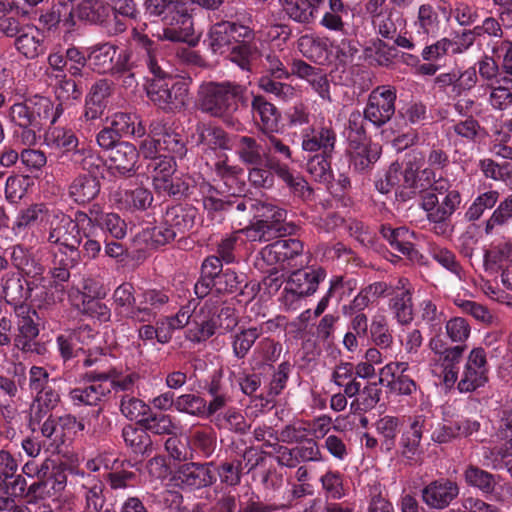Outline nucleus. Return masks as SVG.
Masks as SVG:
<instances>
[{
    "label": "nucleus",
    "mask_w": 512,
    "mask_h": 512,
    "mask_svg": "<svg viewBox=\"0 0 512 512\" xmlns=\"http://www.w3.org/2000/svg\"><path fill=\"white\" fill-rule=\"evenodd\" d=\"M199 109L213 117L224 115V84L208 82L200 86Z\"/></svg>",
    "instance_id": "nucleus-30"
},
{
    "label": "nucleus",
    "mask_w": 512,
    "mask_h": 512,
    "mask_svg": "<svg viewBox=\"0 0 512 512\" xmlns=\"http://www.w3.org/2000/svg\"><path fill=\"white\" fill-rule=\"evenodd\" d=\"M335 140L334 130H310L303 137L302 148L308 152L322 150L323 154L329 155Z\"/></svg>",
    "instance_id": "nucleus-46"
},
{
    "label": "nucleus",
    "mask_w": 512,
    "mask_h": 512,
    "mask_svg": "<svg viewBox=\"0 0 512 512\" xmlns=\"http://www.w3.org/2000/svg\"><path fill=\"white\" fill-rule=\"evenodd\" d=\"M428 427H432L430 417L423 414L414 415L410 420L409 428L400 437V455L410 464H417L421 460V440L423 432Z\"/></svg>",
    "instance_id": "nucleus-13"
},
{
    "label": "nucleus",
    "mask_w": 512,
    "mask_h": 512,
    "mask_svg": "<svg viewBox=\"0 0 512 512\" xmlns=\"http://www.w3.org/2000/svg\"><path fill=\"white\" fill-rule=\"evenodd\" d=\"M188 0H144L149 17L163 23L162 39L172 42L195 43L192 7Z\"/></svg>",
    "instance_id": "nucleus-2"
},
{
    "label": "nucleus",
    "mask_w": 512,
    "mask_h": 512,
    "mask_svg": "<svg viewBox=\"0 0 512 512\" xmlns=\"http://www.w3.org/2000/svg\"><path fill=\"white\" fill-rule=\"evenodd\" d=\"M82 314L98 320L100 323H106L111 320V309L99 299L90 296H83L80 306Z\"/></svg>",
    "instance_id": "nucleus-62"
},
{
    "label": "nucleus",
    "mask_w": 512,
    "mask_h": 512,
    "mask_svg": "<svg viewBox=\"0 0 512 512\" xmlns=\"http://www.w3.org/2000/svg\"><path fill=\"white\" fill-rule=\"evenodd\" d=\"M114 314L119 321L136 322L134 310L137 308L134 285L130 282H123L117 286L112 294Z\"/></svg>",
    "instance_id": "nucleus-25"
},
{
    "label": "nucleus",
    "mask_w": 512,
    "mask_h": 512,
    "mask_svg": "<svg viewBox=\"0 0 512 512\" xmlns=\"http://www.w3.org/2000/svg\"><path fill=\"white\" fill-rule=\"evenodd\" d=\"M90 331L88 326H86L85 328L59 334L56 337L57 349L64 362L78 357L80 353H84L83 348L80 346L82 343L81 337L85 332Z\"/></svg>",
    "instance_id": "nucleus-44"
},
{
    "label": "nucleus",
    "mask_w": 512,
    "mask_h": 512,
    "mask_svg": "<svg viewBox=\"0 0 512 512\" xmlns=\"http://www.w3.org/2000/svg\"><path fill=\"white\" fill-rule=\"evenodd\" d=\"M170 480L175 487L193 491L211 485L216 477L208 466L192 462L180 466Z\"/></svg>",
    "instance_id": "nucleus-16"
},
{
    "label": "nucleus",
    "mask_w": 512,
    "mask_h": 512,
    "mask_svg": "<svg viewBox=\"0 0 512 512\" xmlns=\"http://www.w3.org/2000/svg\"><path fill=\"white\" fill-rule=\"evenodd\" d=\"M224 406V396L214 398L209 405L204 398L195 394H183L175 401V409L198 417H211Z\"/></svg>",
    "instance_id": "nucleus-23"
},
{
    "label": "nucleus",
    "mask_w": 512,
    "mask_h": 512,
    "mask_svg": "<svg viewBox=\"0 0 512 512\" xmlns=\"http://www.w3.org/2000/svg\"><path fill=\"white\" fill-rule=\"evenodd\" d=\"M351 14V9L342 0H328V9L324 12L320 24L328 30L347 33V19Z\"/></svg>",
    "instance_id": "nucleus-40"
},
{
    "label": "nucleus",
    "mask_w": 512,
    "mask_h": 512,
    "mask_svg": "<svg viewBox=\"0 0 512 512\" xmlns=\"http://www.w3.org/2000/svg\"><path fill=\"white\" fill-rule=\"evenodd\" d=\"M47 62L53 71L68 73L71 77H83V69L88 64L86 48L70 45L65 50H53Z\"/></svg>",
    "instance_id": "nucleus-14"
},
{
    "label": "nucleus",
    "mask_w": 512,
    "mask_h": 512,
    "mask_svg": "<svg viewBox=\"0 0 512 512\" xmlns=\"http://www.w3.org/2000/svg\"><path fill=\"white\" fill-rule=\"evenodd\" d=\"M512 220V193L504 197L485 222L486 235L493 234L496 227L505 226Z\"/></svg>",
    "instance_id": "nucleus-54"
},
{
    "label": "nucleus",
    "mask_w": 512,
    "mask_h": 512,
    "mask_svg": "<svg viewBox=\"0 0 512 512\" xmlns=\"http://www.w3.org/2000/svg\"><path fill=\"white\" fill-rule=\"evenodd\" d=\"M465 348V345L451 346L444 352V355L435 359L436 365L439 364L441 367L440 375L447 388L453 387L458 380V364L462 359Z\"/></svg>",
    "instance_id": "nucleus-38"
},
{
    "label": "nucleus",
    "mask_w": 512,
    "mask_h": 512,
    "mask_svg": "<svg viewBox=\"0 0 512 512\" xmlns=\"http://www.w3.org/2000/svg\"><path fill=\"white\" fill-rule=\"evenodd\" d=\"M14 47L26 59H36L46 51L44 35L37 27L25 25L14 40Z\"/></svg>",
    "instance_id": "nucleus-27"
},
{
    "label": "nucleus",
    "mask_w": 512,
    "mask_h": 512,
    "mask_svg": "<svg viewBox=\"0 0 512 512\" xmlns=\"http://www.w3.org/2000/svg\"><path fill=\"white\" fill-rule=\"evenodd\" d=\"M58 84L56 86V97L63 104V102L70 100H78L83 94L81 81H76V77H68L66 73L56 74Z\"/></svg>",
    "instance_id": "nucleus-56"
},
{
    "label": "nucleus",
    "mask_w": 512,
    "mask_h": 512,
    "mask_svg": "<svg viewBox=\"0 0 512 512\" xmlns=\"http://www.w3.org/2000/svg\"><path fill=\"white\" fill-rule=\"evenodd\" d=\"M512 261V241L507 238L495 240L484 250L483 267L486 272L496 273L503 265Z\"/></svg>",
    "instance_id": "nucleus-33"
},
{
    "label": "nucleus",
    "mask_w": 512,
    "mask_h": 512,
    "mask_svg": "<svg viewBox=\"0 0 512 512\" xmlns=\"http://www.w3.org/2000/svg\"><path fill=\"white\" fill-rule=\"evenodd\" d=\"M396 90L383 85L375 88L369 95L364 117L375 126H382L395 113Z\"/></svg>",
    "instance_id": "nucleus-10"
},
{
    "label": "nucleus",
    "mask_w": 512,
    "mask_h": 512,
    "mask_svg": "<svg viewBox=\"0 0 512 512\" xmlns=\"http://www.w3.org/2000/svg\"><path fill=\"white\" fill-rule=\"evenodd\" d=\"M82 478L81 496L84 501L83 512L100 511L105 506L106 496L104 494L105 484L102 479L95 475L87 474L84 471H77Z\"/></svg>",
    "instance_id": "nucleus-20"
},
{
    "label": "nucleus",
    "mask_w": 512,
    "mask_h": 512,
    "mask_svg": "<svg viewBox=\"0 0 512 512\" xmlns=\"http://www.w3.org/2000/svg\"><path fill=\"white\" fill-rule=\"evenodd\" d=\"M245 288H247L246 276L232 269H226V297L231 295L229 301L235 300L240 305L247 303L251 296L246 295Z\"/></svg>",
    "instance_id": "nucleus-57"
},
{
    "label": "nucleus",
    "mask_w": 512,
    "mask_h": 512,
    "mask_svg": "<svg viewBox=\"0 0 512 512\" xmlns=\"http://www.w3.org/2000/svg\"><path fill=\"white\" fill-rule=\"evenodd\" d=\"M88 65L99 74L112 75L117 46L110 42L97 43L86 48Z\"/></svg>",
    "instance_id": "nucleus-34"
},
{
    "label": "nucleus",
    "mask_w": 512,
    "mask_h": 512,
    "mask_svg": "<svg viewBox=\"0 0 512 512\" xmlns=\"http://www.w3.org/2000/svg\"><path fill=\"white\" fill-rule=\"evenodd\" d=\"M115 201L120 209L134 213L150 208L154 197L148 188L136 186L130 189H119L115 194Z\"/></svg>",
    "instance_id": "nucleus-29"
},
{
    "label": "nucleus",
    "mask_w": 512,
    "mask_h": 512,
    "mask_svg": "<svg viewBox=\"0 0 512 512\" xmlns=\"http://www.w3.org/2000/svg\"><path fill=\"white\" fill-rule=\"evenodd\" d=\"M212 26L207 34L204 43L208 49L215 55H223L224 53V18L220 13L214 12L210 16Z\"/></svg>",
    "instance_id": "nucleus-59"
},
{
    "label": "nucleus",
    "mask_w": 512,
    "mask_h": 512,
    "mask_svg": "<svg viewBox=\"0 0 512 512\" xmlns=\"http://www.w3.org/2000/svg\"><path fill=\"white\" fill-rule=\"evenodd\" d=\"M226 38H228L227 42L229 45H231L232 40L235 42V45L229 48V58L231 62L238 65L243 71H247L250 63L249 58L254 49L250 44L253 38L251 29L244 24L227 20Z\"/></svg>",
    "instance_id": "nucleus-12"
},
{
    "label": "nucleus",
    "mask_w": 512,
    "mask_h": 512,
    "mask_svg": "<svg viewBox=\"0 0 512 512\" xmlns=\"http://www.w3.org/2000/svg\"><path fill=\"white\" fill-rule=\"evenodd\" d=\"M197 217V209L191 204H177L166 209L163 219L175 235L184 238L192 230Z\"/></svg>",
    "instance_id": "nucleus-22"
},
{
    "label": "nucleus",
    "mask_w": 512,
    "mask_h": 512,
    "mask_svg": "<svg viewBox=\"0 0 512 512\" xmlns=\"http://www.w3.org/2000/svg\"><path fill=\"white\" fill-rule=\"evenodd\" d=\"M135 45L121 50L113 65L112 75L129 72H144L145 69L159 72V61L156 56V43L146 34H133Z\"/></svg>",
    "instance_id": "nucleus-4"
},
{
    "label": "nucleus",
    "mask_w": 512,
    "mask_h": 512,
    "mask_svg": "<svg viewBox=\"0 0 512 512\" xmlns=\"http://www.w3.org/2000/svg\"><path fill=\"white\" fill-rule=\"evenodd\" d=\"M303 243L294 238L279 239L261 250L262 259L269 265L285 262L303 253Z\"/></svg>",
    "instance_id": "nucleus-26"
},
{
    "label": "nucleus",
    "mask_w": 512,
    "mask_h": 512,
    "mask_svg": "<svg viewBox=\"0 0 512 512\" xmlns=\"http://www.w3.org/2000/svg\"><path fill=\"white\" fill-rule=\"evenodd\" d=\"M109 10V6L100 0H81L74 9V14L89 23L102 24L108 17Z\"/></svg>",
    "instance_id": "nucleus-49"
},
{
    "label": "nucleus",
    "mask_w": 512,
    "mask_h": 512,
    "mask_svg": "<svg viewBox=\"0 0 512 512\" xmlns=\"http://www.w3.org/2000/svg\"><path fill=\"white\" fill-rule=\"evenodd\" d=\"M399 427L400 419L398 417L385 415L376 421L375 428L381 437L382 451L389 453L394 449Z\"/></svg>",
    "instance_id": "nucleus-48"
},
{
    "label": "nucleus",
    "mask_w": 512,
    "mask_h": 512,
    "mask_svg": "<svg viewBox=\"0 0 512 512\" xmlns=\"http://www.w3.org/2000/svg\"><path fill=\"white\" fill-rule=\"evenodd\" d=\"M325 276L326 273L322 268L299 269L290 274L286 283L306 298L317 291Z\"/></svg>",
    "instance_id": "nucleus-32"
},
{
    "label": "nucleus",
    "mask_w": 512,
    "mask_h": 512,
    "mask_svg": "<svg viewBox=\"0 0 512 512\" xmlns=\"http://www.w3.org/2000/svg\"><path fill=\"white\" fill-rule=\"evenodd\" d=\"M459 495L458 484L448 478L431 481L422 489L423 502L432 509L442 510L448 507Z\"/></svg>",
    "instance_id": "nucleus-17"
},
{
    "label": "nucleus",
    "mask_w": 512,
    "mask_h": 512,
    "mask_svg": "<svg viewBox=\"0 0 512 512\" xmlns=\"http://www.w3.org/2000/svg\"><path fill=\"white\" fill-rule=\"evenodd\" d=\"M126 448L135 455H147L152 452V440L143 427L126 424L121 431Z\"/></svg>",
    "instance_id": "nucleus-39"
},
{
    "label": "nucleus",
    "mask_w": 512,
    "mask_h": 512,
    "mask_svg": "<svg viewBox=\"0 0 512 512\" xmlns=\"http://www.w3.org/2000/svg\"><path fill=\"white\" fill-rule=\"evenodd\" d=\"M488 381V365L486 352L483 348L477 347L470 351L457 383L460 393L475 391L485 385Z\"/></svg>",
    "instance_id": "nucleus-11"
},
{
    "label": "nucleus",
    "mask_w": 512,
    "mask_h": 512,
    "mask_svg": "<svg viewBox=\"0 0 512 512\" xmlns=\"http://www.w3.org/2000/svg\"><path fill=\"white\" fill-rule=\"evenodd\" d=\"M18 318V334L14 337V345L19 350L30 352L34 350L35 339L39 335V316L29 305H19L15 308Z\"/></svg>",
    "instance_id": "nucleus-15"
},
{
    "label": "nucleus",
    "mask_w": 512,
    "mask_h": 512,
    "mask_svg": "<svg viewBox=\"0 0 512 512\" xmlns=\"http://www.w3.org/2000/svg\"><path fill=\"white\" fill-rule=\"evenodd\" d=\"M4 299L14 309L26 305L25 301L31 296V283L17 273H6L1 280Z\"/></svg>",
    "instance_id": "nucleus-28"
},
{
    "label": "nucleus",
    "mask_w": 512,
    "mask_h": 512,
    "mask_svg": "<svg viewBox=\"0 0 512 512\" xmlns=\"http://www.w3.org/2000/svg\"><path fill=\"white\" fill-rule=\"evenodd\" d=\"M79 229L69 215L61 213L50 221L47 241L57 245L65 255H78L81 245Z\"/></svg>",
    "instance_id": "nucleus-7"
},
{
    "label": "nucleus",
    "mask_w": 512,
    "mask_h": 512,
    "mask_svg": "<svg viewBox=\"0 0 512 512\" xmlns=\"http://www.w3.org/2000/svg\"><path fill=\"white\" fill-rule=\"evenodd\" d=\"M259 87L267 93L274 94L279 100L284 102L296 97V89L292 85L277 82L269 76H262L259 79Z\"/></svg>",
    "instance_id": "nucleus-64"
},
{
    "label": "nucleus",
    "mask_w": 512,
    "mask_h": 512,
    "mask_svg": "<svg viewBox=\"0 0 512 512\" xmlns=\"http://www.w3.org/2000/svg\"><path fill=\"white\" fill-rule=\"evenodd\" d=\"M176 163L172 156L158 155L146 161V172L153 180V186L161 180H167L175 172Z\"/></svg>",
    "instance_id": "nucleus-51"
},
{
    "label": "nucleus",
    "mask_w": 512,
    "mask_h": 512,
    "mask_svg": "<svg viewBox=\"0 0 512 512\" xmlns=\"http://www.w3.org/2000/svg\"><path fill=\"white\" fill-rule=\"evenodd\" d=\"M219 256L211 255L205 258L201 266V276L194 285L197 298L209 297L211 305L209 319L200 328V338L206 340L216 334L222 327L221 314L224 311V239L218 243Z\"/></svg>",
    "instance_id": "nucleus-1"
},
{
    "label": "nucleus",
    "mask_w": 512,
    "mask_h": 512,
    "mask_svg": "<svg viewBox=\"0 0 512 512\" xmlns=\"http://www.w3.org/2000/svg\"><path fill=\"white\" fill-rule=\"evenodd\" d=\"M44 142L47 146L70 152L78 147V139L73 130H45Z\"/></svg>",
    "instance_id": "nucleus-58"
},
{
    "label": "nucleus",
    "mask_w": 512,
    "mask_h": 512,
    "mask_svg": "<svg viewBox=\"0 0 512 512\" xmlns=\"http://www.w3.org/2000/svg\"><path fill=\"white\" fill-rule=\"evenodd\" d=\"M152 78L146 85L148 98L160 109L171 111L181 108L188 95V82L171 75L159 64L158 71H150Z\"/></svg>",
    "instance_id": "nucleus-3"
},
{
    "label": "nucleus",
    "mask_w": 512,
    "mask_h": 512,
    "mask_svg": "<svg viewBox=\"0 0 512 512\" xmlns=\"http://www.w3.org/2000/svg\"><path fill=\"white\" fill-rule=\"evenodd\" d=\"M140 426L143 427L147 433L151 432L155 435H172L175 434L177 429L170 415L155 413L152 410L140 421Z\"/></svg>",
    "instance_id": "nucleus-52"
},
{
    "label": "nucleus",
    "mask_w": 512,
    "mask_h": 512,
    "mask_svg": "<svg viewBox=\"0 0 512 512\" xmlns=\"http://www.w3.org/2000/svg\"><path fill=\"white\" fill-rule=\"evenodd\" d=\"M381 234L395 251L412 257V254L415 252L413 244L415 233L413 231L406 227L392 228L391 226H382Z\"/></svg>",
    "instance_id": "nucleus-42"
},
{
    "label": "nucleus",
    "mask_w": 512,
    "mask_h": 512,
    "mask_svg": "<svg viewBox=\"0 0 512 512\" xmlns=\"http://www.w3.org/2000/svg\"><path fill=\"white\" fill-rule=\"evenodd\" d=\"M81 233V249L79 248L78 255H70L71 265H78L81 259L92 261L100 257L102 252V245L100 240L97 239V231H85L82 229Z\"/></svg>",
    "instance_id": "nucleus-47"
},
{
    "label": "nucleus",
    "mask_w": 512,
    "mask_h": 512,
    "mask_svg": "<svg viewBox=\"0 0 512 512\" xmlns=\"http://www.w3.org/2000/svg\"><path fill=\"white\" fill-rule=\"evenodd\" d=\"M30 101L34 128L54 125L63 114L62 103H59L54 108L53 103L47 97L35 96Z\"/></svg>",
    "instance_id": "nucleus-35"
},
{
    "label": "nucleus",
    "mask_w": 512,
    "mask_h": 512,
    "mask_svg": "<svg viewBox=\"0 0 512 512\" xmlns=\"http://www.w3.org/2000/svg\"><path fill=\"white\" fill-rule=\"evenodd\" d=\"M250 207L255 211L256 223L247 229L248 236L253 241H269L285 229L282 222L286 219V211L272 201H249Z\"/></svg>",
    "instance_id": "nucleus-5"
},
{
    "label": "nucleus",
    "mask_w": 512,
    "mask_h": 512,
    "mask_svg": "<svg viewBox=\"0 0 512 512\" xmlns=\"http://www.w3.org/2000/svg\"><path fill=\"white\" fill-rule=\"evenodd\" d=\"M120 412L130 421H135L140 426V421L151 411V407L142 399L131 393H124L120 398Z\"/></svg>",
    "instance_id": "nucleus-50"
},
{
    "label": "nucleus",
    "mask_w": 512,
    "mask_h": 512,
    "mask_svg": "<svg viewBox=\"0 0 512 512\" xmlns=\"http://www.w3.org/2000/svg\"><path fill=\"white\" fill-rule=\"evenodd\" d=\"M402 24V18L397 12H379L373 18V25L378 34L386 39H394Z\"/></svg>",
    "instance_id": "nucleus-55"
},
{
    "label": "nucleus",
    "mask_w": 512,
    "mask_h": 512,
    "mask_svg": "<svg viewBox=\"0 0 512 512\" xmlns=\"http://www.w3.org/2000/svg\"><path fill=\"white\" fill-rule=\"evenodd\" d=\"M111 378L112 371H87L82 376L84 383L70 390V401L74 406H98L111 393Z\"/></svg>",
    "instance_id": "nucleus-6"
},
{
    "label": "nucleus",
    "mask_w": 512,
    "mask_h": 512,
    "mask_svg": "<svg viewBox=\"0 0 512 512\" xmlns=\"http://www.w3.org/2000/svg\"><path fill=\"white\" fill-rule=\"evenodd\" d=\"M201 189L207 217L221 224L224 220V192L210 183L203 184Z\"/></svg>",
    "instance_id": "nucleus-43"
},
{
    "label": "nucleus",
    "mask_w": 512,
    "mask_h": 512,
    "mask_svg": "<svg viewBox=\"0 0 512 512\" xmlns=\"http://www.w3.org/2000/svg\"><path fill=\"white\" fill-rule=\"evenodd\" d=\"M61 396L55 384L35 394L30 405V425L39 424L60 403Z\"/></svg>",
    "instance_id": "nucleus-36"
},
{
    "label": "nucleus",
    "mask_w": 512,
    "mask_h": 512,
    "mask_svg": "<svg viewBox=\"0 0 512 512\" xmlns=\"http://www.w3.org/2000/svg\"><path fill=\"white\" fill-rule=\"evenodd\" d=\"M389 301L394 318L401 325H408L414 319L412 287L406 278H400L395 284V288Z\"/></svg>",
    "instance_id": "nucleus-18"
},
{
    "label": "nucleus",
    "mask_w": 512,
    "mask_h": 512,
    "mask_svg": "<svg viewBox=\"0 0 512 512\" xmlns=\"http://www.w3.org/2000/svg\"><path fill=\"white\" fill-rule=\"evenodd\" d=\"M346 395L352 398L350 409L357 413L373 409L380 400L381 390L376 382L362 385L360 381H352L346 386Z\"/></svg>",
    "instance_id": "nucleus-19"
},
{
    "label": "nucleus",
    "mask_w": 512,
    "mask_h": 512,
    "mask_svg": "<svg viewBox=\"0 0 512 512\" xmlns=\"http://www.w3.org/2000/svg\"><path fill=\"white\" fill-rule=\"evenodd\" d=\"M39 23L49 31L56 29L60 23L67 27L73 26V3L60 4V1H53L51 8L40 15Z\"/></svg>",
    "instance_id": "nucleus-41"
},
{
    "label": "nucleus",
    "mask_w": 512,
    "mask_h": 512,
    "mask_svg": "<svg viewBox=\"0 0 512 512\" xmlns=\"http://www.w3.org/2000/svg\"><path fill=\"white\" fill-rule=\"evenodd\" d=\"M100 182L91 174H80L68 186V196L77 205H86L100 192Z\"/></svg>",
    "instance_id": "nucleus-31"
},
{
    "label": "nucleus",
    "mask_w": 512,
    "mask_h": 512,
    "mask_svg": "<svg viewBox=\"0 0 512 512\" xmlns=\"http://www.w3.org/2000/svg\"><path fill=\"white\" fill-rule=\"evenodd\" d=\"M173 293L166 288H147L138 295L135 323H149L173 305Z\"/></svg>",
    "instance_id": "nucleus-8"
},
{
    "label": "nucleus",
    "mask_w": 512,
    "mask_h": 512,
    "mask_svg": "<svg viewBox=\"0 0 512 512\" xmlns=\"http://www.w3.org/2000/svg\"><path fill=\"white\" fill-rule=\"evenodd\" d=\"M322 489L327 498L339 500L345 496L343 476L340 472L328 470L320 478Z\"/></svg>",
    "instance_id": "nucleus-63"
},
{
    "label": "nucleus",
    "mask_w": 512,
    "mask_h": 512,
    "mask_svg": "<svg viewBox=\"0 0 512 512\" xmlns=\"http://www.w3.org/2000/svg\"><path fill=\"white\" fill-rule=\"evenodd\" d=\"M369 333L370 339L375 346L388 349L393 345L392 331L385 315L376 314L372 317Z\"/></svg>",
    "instance_id": "nucleus-53"
},
{
    "label": "nucleus",
    "mask_w": 512,
    "mask_h": 512,
    "mask_svg": "<svg viewBox=\"0 0 512 512\" xmlns=\"http://www.w3.org/2000/svg\"><path fill=\"white\" fill-rule=\"evenodd\" d=\"M254 118H259L265 128H272L278 122L279 114L276 107L263 96H255L252 101Z\"/></svg>",
    "instance_id": "nucleus-60"
},
{
    "label": "nucleus",
    "mask_w": 512,
    "mask_h": 512,
    "mask_svg": "<svg viewBox=\"0 0 512 512\" xmlns=\"http://www.w3.org/2000/svg\"><path fill=\"white\" fill-rule=\"evenodd\" d=\"M266 165L298 196L306 197L311 194V189L308 187L306 180L301 176H294L287 165L281 164L272 158H267Z\"/></svg>",
    "instance_id": "nucleus-45"
},
{
    "label": "nucleus",
    "mask_w": 512,
    "mask_h": 512,
    "mask_svg": "<svg viewBox=\"0 0 512 512\" xmlns=\"http://www.w3.org/2000/svg\"><path fill=\"white\" fill-rule=\"evenodd\" d=\"M441 7H433L430 4H423L418 9L415 21L416 32L423 40L436 37L443 25L439 14Z\"/></svg>",
    "instance_id": "nucleus-37"
},
{
    "label": "nucleus",
    "mask_w": 512,
    "mask_h": 512,
    "mask_svg": "<svg viewBox=\"0 0 512 512\" xmlns=\"http://www.w3.org/2000/svg\"><path fill=\"white\" fill-rule=\"evenodd\" d=\"M464 478L469 486L479 489L492 499L505 502L512 497V487L500 476L491 474L477 466L470 465L464 471Z\"/></svg>",
    "instance_id": "nucleus-9"
},
{
    "label": "nucleus",
    "mask_w": 512,
    "mask_h": 512,
    "mask_svg": "<svg viewBox=\"0 0 512 512\" xmlns=\"http://www.w3.org/2000/svg\"><path fill=\"white\" fill-rule=\"evenodd\" d=\"M138 151L133 144L122 142L116 144L110 152V169L115 175L120 177H130L137 171L136 163L138 161Z\"/></svg>",
    "instance_id": "nucleus-24"
},
{
    "label": "nucleus",
    "mask_w": 512,
    "mask_h": 512,
    "mask_svg": "<svg viewBox=\"0 0 512 512\" xmlns=\"http://www.w3.org/2000/svg\"><path fill=\"white\" fill-rule=\"evenodd\" d=\"M499 199V192L490 190L478 195L465 213V217L469 221L478 220L485 210L495 206Z\"/></svg>",
    "instance_id": "nucleus-61"
},
{
    "label": "nucleus",
    "mask_w": 512,
    "mask_h": 512,
    "mask_svg": "<svg viewBox=\"0 0 512 512\" xmlns=\"http://www.w3.org/2000/svg\"><path fill=\"white\" fill-rule=\"evenodd\" d=\"M155 219L153 221H146L142 224L141 230L135 235V241L144 244L147 248L157 249L172 243L177 236L172 229L165 225L163 219L159 225H155Z\"/></svg>",
    "instance_id": "nucleus-21"
}]
</instances>
